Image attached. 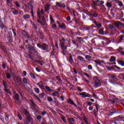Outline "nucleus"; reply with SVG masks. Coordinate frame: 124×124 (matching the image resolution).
<instances>
[{"label":"nucleus","instance_id":"nucleus-1","mask_svg":"<svg viewBox=\"0 0 124 124\" xmlns=\"http://www.w3.org/2000/svg\"><path fill=\"white\" fill-rule=\"evenodd\" d=\"M94 88H98L101 86V81L98 79L97 77H94L93 83L92 84Z\"/></svg>","mask_w":124,"mask_h":124},{"label":"nucleus","instance_id":"nucleus-2","mask_svg":"<svg viewBox=\"0 0 124 124\" xmlns=\"http://www.w3.org/2000/svg\"><path fill=\"white\" fill-rule=\"evenodd\" d=\"M23 112H24V114L27 117L26 123L29 124L31 121V116L30 115V112L27 109H24Z\"/></svg>","mask_w":124,"mask_h":124},{"label":"nucleus","instance_id":"nucleus-3","mask_svg":"<svg viewBox=\"0 0 124 124\" xmlns=\"http://www.w3.org/2000/svg\"><path fill=\"white\" fill-rule=\"evenodd\" d=\"M79 95H82L81 97H91V94L88 93L87 92H82L79 93Z\"/></svg>","mask_w":124,"mask_h":124},{"label":"nucleus","instance_id":"nucleus-4","mask_svg":"<svg viewBox=\"0 0 124 124\" xmlns=\"http://www.w3.org/2000/svg\"><path fill=\"white\" fill-rule=\"evenodd\" d=\"M27 8L28 9H30L31 11L33 10V1H30L29 2L27 6Z\"/></svg>","mask_w":124,"mask_h":124},{"label":"nucleus","instance_id":"nucleus-5","mask_svg":"<svg viewBox=\"0 0 124 124\" xmlns=\"http://www.w3.org/2000/svg\"><path fill=\"white\" fill-rule=\"evenodd\" d=\"M26 47L27 50H29L31 51H32V52H36V49L35 48L31 46H27Z\"/></svg>","mask_w":124,"mask_h":124},{"label":"nucleus","instance_id":"nucleus-6","mask_svg":"<svg viewBox=\"0 0 124 124\" xmlns=\"http://www.w3.org/2000/svg\"><path fill=\"white\" fill-rule=\"evenodd\" d=\"M43 13H44V10L42 9L41 10V11L38 12L37 13V16H38V18H39V19H41V15H42V14H43Z\"/></svg>","mask_w":124,"mask_h":124},{"label":"nucleus","instance_id":"nucleus-7","mask_svg":"<svg viewBox=\"0 0 124 124\" xmlns=\"http://www.w3.org/2000/svg\"><path fill=\"white\" fill-rule=\"evenodd\" d=\"M38 86H39V88L41 89H43L44 88V86H45V84L44 83L42 82H39L37 83Z\"/></svg>","mask_w":124,"mask_h":124},{"label":"nucleus","instance_id":"nucleus-8","mask_svg":"<svg viewBox=\"0 0 124 124\" xmlns=\"http://www.w3.org/2000/svg\"><path fill=\"white\" fill-rule=\"evenodd\" d=\"M124 35H121L119 36L118 37V42H122V41H123V40H124Z\"/></svg>","mask_w":124,"mask_h":124},{"label":"nucleus","instance_id":"nucleus-9","mask_svg":"<svg viewBox=\"0 0 124 124\" xmlns=\"http://www.w3.org/2000/svg\"><path fill=\"white\" fill-rule=\"evenodd\" d=\"M30 102L31 103V108L33 109V110L34 109H35V104H34V103H33V101H32V100H31Z\"/></svg>","mask_w":124,"mask_h":124},{"label":"nucleus","instance_id":"nucleus-10","mask_svg":"<svg viewBox=\"0 0 124 124\" xmlns=\"http://www.w3.org/2000/svg\"><path fill=\"white\" fill-rule=\"evenodd\" d=\"M48 48V46L47 45L44 44L42 45V50H47V48Z\"/></svg>","mask_w":124,"mask_h":124},{"label":"nucleus","instance_id":"nucleus-11","mask_svg":"<svg viewBox=\"0 0 124 124\" xmlns=\"http://www.w3.org/2000/svg\"><path fill=\"white\" fill-rule=\"evenodd\" d=\"M45 88L46 92H48L49 93H52L53 92V90L51 89L48 86H46Z\"/></svg>","mask_w":124,"mask_h":124},{"label":"nucleus","instance_id":"nucleus-12","mask_svg":"<svg viewBox=\"0 0 124 124\" xmlns=\"http://www.w3.org/2000/svg\"><path fill=\"white\" fill-rule=\"evenodd\" d=\"M50 9V5L49 4H47L45 6V11H48Z\"/></svg>","mask_w":124,"mask_h":124},{"label":"nucleus","instance_id":"nucleus-13","mask_svg":"<svg viewBox=\"0 0 124 124\" xmlns=\"http://www.w3.org/2000/svg\"><path fill=\"white\" fill-rule=\"evenodd\" d=\"M106 5L107 7H108V8H111L112 7V3L107 2V3L106 4Z\"/></svg>","mask_w":124,"mask_h":124},{"label":"nucleus","instance_id":"nucleus-14","mask_svg":"<svg viewBox=\"0 0 124 124\" xmlns=\"http://www.w3.org/2000/svg\"><path fill=\"white\" fill-rule=\"evenodd\" d=\"M56 79L58 80V81L59 82V83L62 85V79H61V78H60L59 76H57L56 77Z\"/></svg>","mask_w":124,"mask_h":124},{"label":"nucleus","instance_id":"nucleus-15","mask_svg":"<svg viewBox=\"0 0 124 124\" xmlns=\"http://www.w3.org/2000/svg\"><path fill=\"white\" fill-rule=\"evenodd\" d=\"M115 61H116V57L114 56H111L109 60V62H115Z\"/></svg>","mask_w":124,"mask_h":124},{"label":"nucleus","instance_id":"nucleus-16","mask_svg":"<svg viewBox=\"0 0 124 124\" xmlns=\"http://www.w3.org/2000/svg\"><path fill=\"white\" fill-rule=\"evenodd\" d=\"M94 23L95 24V25L96 26L97 28L98 29H99V28H101V26H102L101 25V24L100 23H97L96 22L94 21Z\"/></svg>","mask_w":124,"mask_h":124},{"label":"nucleus","instance_id":"nucleus-17","mask_svg":"<svg viewBox=\"0 0 124 124\" xmlns=\"http://www.w3.org/2000/svg\"><path fill=\"white\" fill-rule=\"evenodd\" d=\"M68 102L70 104H72V105H75V106H76V107H77V105L76 104H75V103H74V102H73V101H72V100H69L68 101Z\"/></svg>","mask_w":124,"mask_h":124},{"label":"nucleus","instance_id":"nucleus-18","mask_svg":"<svg viewBox=\"0 0 124 124\" xmlns=\"http://www.w3.org/2000/svg\"><path fill=\"white\" fill-rule=\"evenodd\" d=\"M98 33L101 34L102 35H104V31L102 29H99L98 31Z\"/></svg>","mask_w":124,"mask_h":124},{"label":"nucleus","instance_id":"nucleus-19","mask_svg":"<svg viewBox=\"0 0 124 124\" xmlns=\"http://www.w3.org/2000/svg\"><path fill=\"white\" fill-rule=\"evenodd\" d=\"M121 25H122L121 24V22H116L114 23V26H115V27H117V28H119V27H120V26H121Z\"/></svg>","mask_w":124,"mask_h":124},{"label":"nucleus","instance_id":"nucleus-20","mask_svg":"<svg viewBox=\"0 0 124 124\" xmlns=\"http://www.w3.org/2000/svg\"><path fill=\"white\" fill-rule=\"evenodd\" d=\"M118 63L122 66H124V62L123 60H119Z\"/></svg>","mask_w":124,"mask_h":124},{"label":"nucleus","instance_id":"nucleus-21","mask_svg":"<svg viewBox=\"0 0 124 124\" xmlns=\"http://www.w3.org/2000/svg\"><path fill=\"white\" fill-rule=\"evenodd\" d=\"M23 83H24V84H28V82H29V79L26 78H23Z\"/></svg>","mask_w":124,"mask_h":124},{"label":"nucleus","instance_id":"nucleus-22","mask_svg":"<svg viewBox=\"0 0 124 124\" xmlns=\"http://www.w3.org/2000/svg\"><path fill=\"white\" fill-rule=\"evenodd\" d=\"M77 59L80 62H83V61H84V58L82 56H78Z\"/></svg>","mask_w":124,"mask_h":124},{"label":"nucleus","instance_id":"nucleus-23","mask_svg":"<svg viewBox=\"0 0 124 124\" xmlns=\"http://www.w3.org/2000/svg\"><path fill=\"white\" fill-rule=\"evenodd\" d=\"M52 94L53 96H57V95L59 94V93L57 91H54L52 93Z\"/></svg>","mask_w":124,"mask_h":124},{"label":"nucleus","instance_id":"nucleus-24","mask_svg":"<svg viewBox=\"0 0 124 124\" xmlns=\"http://www.w3.org/2000/svg\"><path fill=\"white\" fill-rule=\"evenodd\" d=\"M90 16L93 17V18H95L97 16V14L96 13L90 14Z\"/></svg>","mask_w":124,"mask_h":124},{"label":"nucleus","instance_id":"nucleus-25","mask_svg":"<svg viewBox=\"0 0 124 124\" xmlns=\"http://www.w3.org/2000/svg\"><path fill=\"white\" fill-rule=\"evenodd\" d=\"M30 17L31 16H30V15L27 14L23 16L24 19H30Z\"/></svg>","mask_w":124,"mask_h":124},{"label":"nucleus","instance_id":"nucleus-26","mask_svg":"<svg viewBox=\"0 0 124 124\" xmlns=\"http://www.w3.org/2000/svg\"><path fill=\"white\" fill-rule=\"evenodd\" d=\"M14 98L16 100H18L19 98V94H16L14 96Z\"/></svg>","mask_w":124,"mask_h":124},{"label":"nucleus","instance_id":"nucleus-27","mask_svg":"<svg viewBox=\"0 0 124 124\" xmlns=\"http://www.w3.org/2000/svg\"><path fill=\"white\" fill-rule=\"evenodd\" d=\"M4 91L6 93H9V94H11V92H10V90L9 89L5 88Z\"/></svg>","mask_w":124,"mask_h":124},{"label":"nucleus","instance_id":"nucleus-28","mask_svg":"<svg viewBox=\"0 0 124 124\" xmlns=\"http://www.w3.org/2000/svg\"><path fill=\"white\" fill-rule=\"evenodd\" d=\"M117 3H118V5L120 7H122V6H123V5H124V4H123V2H122L121 1H118Z\"/></svg>","mask_w":124,"mask_h":124},{"label":"nucleus","instance_id":"nucleus-29","mask_svg":"<svg viewBox=\"0 0 124 124\" xmlns=\"http://www.w3.org/2000/svg\"><path fill=\"white\" fill-rule=\"evenodd\" d=\"M12 12L14 15H17V14L19 13V11H18V10H15Z\"/></svg>","mask_w":124,"mask_h":124},{"label":"nucleus","instance_id":"nucleus-30","mask_svg":"<svg viewBox=\"0 0 124 124\" xmlns=\"http://www.w3.org/2000/svg\"><path fill=\"white\" fill-rule=\"evenodd\" d=\"M34 90L35 93H40L39 89H38V88H34Z\"/></svg>","mask_w":124,"mask_h":124},{"label":"nucleus","instance_id":"nucleus-31","mask_svg":"<svg viewBox=\"0 0 124 124\" xmlns=\"http://www.w3.org/2000/svg\"><path fill=\"white\" fill-rule=\"evenodd\" d=\"M16 81L17 82H18L19 83H21V82H22V79H21V78H20V77H18L16 78Z\"/></svg>","mask_w":124,"mask_h":124},{"label":"nucleus","instance_id":"nucleus-32","mask_svg":"<svg viewBox=\"0 0 124 124\" xmlns=\"http://www.w3.org/2000/svg\"><path fill=\"white\" fill-rule=\"evenodd\" d=\"M30 76L33 79H35V75L33 74L32 73H30Z\"/></svg>","mask_w":124,"mask_h":124},{"label":"nucleus","instance_id":"nucleus-33","mask_svg":"<svg viewBox=\"0 0 124 124\" xmlns=\"http://www.w3.org/2000/svg\"><path fill=\"white\" fill-rule=\"evenodd\" d=\"M47 99L48 101H49V102H51V101H53V98L50 96L47 97Z\"/></svg>","mask_w":124,"mask_h":124},{"label":"nucleus","instance_id":"nucleus-34","mask_svg":"<svg viewBox=\"0 0 124 124\" xmlns=\"http://www.w3.org/2000/svg\"><path fill=\"white\" fill-rule=\"evenodd\" d=\"M92 58V57H91V56L90 55H85V59L86 60H91V59Z\"/></svg>","mask_w":124,"mask_h":124},{"label":"nucleus","instance_id":"nucleus-35","mask_svg":"<svg viewBox=\"0 0 124 124\" xmlns=\"http://www.w3.org/2000/svg\"><path fill=\"white\" fill-rule=\"evenodd\" d=\"M6 78L7 79H10V78H11V75H10V73H7L6 74Z\"/></svg>","mask_w":124,"mask_h":124},{"label":"nucleus","instance_id":"nucleus-36","mask_svg":"<svg viewBox=\"0 0 124 124\" xmlns=\"http://www.w3.org/2000/svg\"><path fill=\"white\" fill-rule=\"evenodd\" d=\"M115 113H116V112H115V111L114 112H110L108 113V115L109 117H111V116H113V114H115Z\"/></svg>","mask_w":124,"mask_h":124},{"label":"nucleus","instance_id":"nucleus-37","mask_svg":"<svg viewBox=\"0 0 124 124\" xmlns=\"http://www.w3.org/2000/svg\"><path fill=\"white\" fill-rule=\"evenodd\" d=\"M59 27L61 28V29H65V25L64 24H62V25H59Z\"/></svg>","mask_w":124,"mask_h":124},{"label":"nucleus","instance_id":"nucleus-38","mask_svg":"<svg viewBox=\"0 0 124 124\" xmlns=\"http://www.w3.org/2000/svg\"><path fill=\"white\" fill-rule=\"evenodd\" d=\"M60 45L61 47H63V46L64 45V42H62V41H60Z\"/></svg>","mask_w":124,"mask_h":124},{"label":"nucleus","instance_id":"nucleus-39","mask_svg":"<svg viewBox=\"0 0 124 124\" xmlns=\"http://www.w3.org/2000/svg\"><path fill=\"white\" fill-rule=\"evenodd\" d=\"M44 93H41L40 95H39V97H40V98H43V97H44Z\"/></svg>","mask_w":124,"mask_h":124},{"label":"nucleus","instance_id":"nucleus-40","mask_svg":"<svg viewBox=\"0 0 124 124\" xmlns=\"http://www.w3.org/2000/svg\"><path fill=\"white\" fill-rule=\"evenodd\" d=\"M50 22L52 24H53V23H54V22H55V20H54V19H53V17H52V16H50Z\"/></svg>","mask_w":124,"mask_h":124},{"label":"nucleus","instance_id":"nucleus-41","mask_svg":"<svg viewBox=\"0 0 124 124\" xmlns=\"http://www.w3.org/2000/svg\"><path fill=\"white\" fill-rule=\"evenodd\" d=\"M83 120H84V122L85 123V124H88V119L87 118H86V117L84 118Z\"/></svg>","mask_w":124,"mask_h":124},{"label":"nucleus","instance_id":"nucleus-42","mask_svg":"<svg viewBox=\"0 0 124 124\" xmlns=\"http://www.w3.org/2000/svg\"><path fill=\"white\" fill-rule=\"evenodd\" d=\"M22 76H23V77H25V76H27V72H26V71H24L23 72Z\"/></svg>","mask_w":124,"mask_h":124},{"label":"nucleus","instance_id":"nucleus-43","mask_svg":"<svg viewBox=\"0 0 124 124\" xmlns=\"http://www.w3.org/2000/svg\"><path fill=\"white\" fill-rule=\"evenodd\" d=\"M54 104L56 106H58L59 105V101H58V100H55Z\"/></svg>","mask_w":124,"mask_h":124},{"label":"nucleus","instance_id":"nucleus-44","mask_svg":"<svg viewBox=\"0 0 124 124\" xmlns=\"http://www.w3.org/2000/svg\"><path fill=\"white\" fill-rule=\"evenodd\" d=\"M37 47H38V48H40L41 49H42V45H41L40 44H37Z\"/></svg>","mask_w":124,"mask_h":124},{"label":"nucleus","instance_id":"nucleus-45","mask_svg":"<svg viewBox=\"0 0 124 124\" xmlns=\"http://www.w3.org/2000/svg\"><path fill=\"white\" fill-rule=\"evenodd\" d=\"M34 96L37 98V99L38 100L39 102L41 103V100H40V99L39 98H38V97L37 96H36V95H34Z\"/></svg>","mask_w":124,"mask_h":124},{"label":"nucleus","instance_id":"nucleus-46","mask_svg":"<svg viewBox=\"0 0 124 124\" xmlns=\"http://www.w3.org/2000/svg\"><path fill=\"white\" fill-rule=\"evenodd\" d=\"M60 7H62V8H65V5L64 4V3L61 4Z\"/></svg>","mask_w":124,"mask_h":124},{"label":"nucleus","instance_id":"nucleus-47","mask_svg":"<svg viewBox=\"0 0 124 124\" xmlns=\"http://www.w3.org/2000/svg\"><path fill=\"white\" fill-rule=\"evenodd\" d=\"M41 116L40 115L37 116V120H38L39 121H41Z\"/></svg>","mask_w":124,"mask_h":124},{"label":"nucleus","instance_id":"nucleus-48","mask_svg":"<svg viewBox=\"0 0 124 124\" xmlns=\"http://www.w3.org/2000/svg\"><path fill=\"white\" fill-rule=\"evenodd\" d=\"M95 62H96V63H97V64H101V61H95Z\"/></svg>","mask_w":124,"mask_h":124},{"label":"nucleus","instance_id":"nucleus-49","mask_svg":"<svg viewBox=\"0 0 124 124\" xmlns=\"http://www.w3.org/2000/svg\"><path fill=\"white\" fill-rule=\"evenodd\" d=\"M114 101H115V102H120V100H119V99L118 98H115V99H114Z\"/></svg>","mask_w":124,"mask_h":124},{"label":"nucleus","instance_id":"nucleus-50","mask_svg":"<svg viewBox=\"0 0 124 124\" xmlns=\"http://www.w3.org/2000/svg\"><path fill=\"white\" fill-rule=\"evenodd\" d=\"M18 119H19L21 120H23V118H22V116L20 115V114H18Z\"/></svg>","mask_w":124,"mask_h":124},{"label":"nucleus","instance_id":"nucleus-51","mask_svg":"<svg viewBox=\"0 0 124 124\" xmlns=\"http://www.w3.org/2000/svg\"><path fill=\"white\" fill-rule=\"evenodd\" d=\"M62 120L64 122V123H66V120H65V117H62Z\"/></svg>","mask_w":124,"mask_h":124},{"label":"nucleus","instance_id":"nucleus-52","mask_svg":"<svg viewBox=\"0 0 124 124\" xmlns=\"http://www.w3.org/2000/svg\"><path fill=\"white\" fill-rule=\"evenodd\" d=\"M69 60L70 62H73V59L72 58V56L70 57Z\"/></svg>","mask_w":124,"mask_h":124},{"label":"nucleus","instance_id":"nucleus-53","mask_svg":"<svg viewBox=\"0 0 124 124\" xmlns=\"http://www.w3.org/2000/svg\"><path fill=\"white\" fill-rule=\"evenodd\" d=\"M69 120L71 122H73L74 123H75V119H74V118L69 119Z\"/></svg>","mask_w":124,"mask_h":124},{"label":"nucleus","instance_id":"nucleus-54","mask_svg":"<svg viewBox=\"0 0 124 124\" xmlns=\"http://www.w3.org/2000/svg\"><path fill=\"white\" fill-rule=\"evenodd\" d=\"M111 77H112V78H113L114 79V81H118V78H115V76H112Z\"/></svg>","mask_w":124,"mask_h":124},{"label":"nucleus","instance_id":"nucleus-55","mask_svg":"<svg viewBox=\"0 0 124 124\" xmlns=\"http://www.w3.org/2000/svg\"><path fill=\"white\" fill-rule=\"evenodd\" d=\"M91 28L90 27H88L85 29V31H91Z\"/></svg>","mask_w":124,"mask_h":124},{"label":"nucleus","instance_id":"nucleus-56","mask_svg":"<svg viewBox=\"0 0 124 124\" xmlns=\"http://www.w3.org/2000/svg\"><path fill=\"white\" fill-rule=\"evenodd\" d=\"M66 20L67 21H70V20H71L70 16H67V17L66 18Z\"/></svg>","mask_w":124,"mask_h":124},{"label":"nucleus","instance_id":"nucleus-57","mask_svg":"<svg viewBox=\"0 0 124 124\" xmlns=\"http://www.w3.org/2000/svg\"><path fill=\"white\" fill-rule=\"evenodd\" d=\"M32 28L33 29H35V30H36V29H37V27L34 24H32Z\"/></svg>","mask_w":124,"mask_h":124},{"label":"nucleus","instance_id":"nucleus-58","mask_svg":"<svg viewBox=\"0 0 124 124\" xmlns=\"http://www.w3.org/2000/svg\"><path fill=\"white\" fill-rule=\"evenodd\" d=\"M61 47L62 49H63V50H66V49H67V47H66V46H64V45L63 46H61Z\"/></svg>","mask_w":124,"mask_h":124},{"label":"nucleus","instance_id":"nucleus-59","mask_svg":"<svg viewBox=\"0 0 124 124\" xmlns=\"http://www.w3.org/2000/svg\"><path fill=\"white\" fill-rule=\"evenodd\" d=\"M88 68L89 69H93V66L92 65H89Z\"/></svg>","mask_w":124,"mask_h":124},{"label":"nucleus","instance_id":"nucleus-60","mask_svg":"<svg viewBox=\"0 0 124 124\" xmlns=\"http://www.w3.org/2000/svg\"><path fill=\"white\" fill-rule=\"evenodd\" d=\"M84 75L85 76H86L87 77H88V78H90V75H89V74H88L87 73H84Z\"/></svg>","mask_w":124,"mask_h":124},{"label":"nucleus","instance_id":"nucleus-61","mask_svg":"<svg viewBox=\"0 0 124 124\" xmlns=\"http://www.w3.org/2000/svg\"><path fill=\"white\" fill-rule=\"evenodd\" d=\"M16 5L17 7H20V4H19V3H18V2H16Z\"/></svg>","mask_w":124,"mask_h":124},{"label":"nucleus","instance_id":"nucleus-62","mask_svg":"<svg viewBox=\"0 0 124 124\" xmlns=\"http://www.w3.org/2000/svg\"><path fill=\"white\" fill-rule=\"evenodd\" d=\"M93 6H97V4H96V3L95 2L93 1Z\"/></svg>","mask_w":124,"mask_h":124},{"label":"nucleus","instance_id":"nucleus-63","mask_svg":"<svg viewBox=\"0 0 124 124\" xmlns=\"http://www.w3.org/2000/svg\"><path fill=\"white\" fill-rule=\"evenodd\" d=\"M108 28L109 29H113L114 26H113L112 25H108Z\"/></svg>","mask_w":124,"mask_h":124},{"label":"nucleus","instance_id":"nucleus-64","mask_svg":"<svg viewBox=\"0 0 124 124\" xmlns=\"http://www.w3.org/2000/svg\"><path fill=\"white\" fill-rule=\"evenodd\" d=\"M100 4H104V1L100 0Z\"/></svg>","mask_w":124,"mask_h":124}]
</instances>
